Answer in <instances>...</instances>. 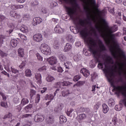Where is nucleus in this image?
I'll return each mask as SVG.
<instances>
[{
  "label": "nucleus",
  "mask_w": 126,
  "mask_h": 126,
  "mask_svg": "<svg viewBox=\"0 0 126 126\" xmlns=\"http://www.w3.org/2000/svg\"><path fill=\"white\" fill-rule=\"evenodd\" d=\"M78 30L80 32L81 36L84 40L87 45H88L90 52L93 53V56L99 62V59H101L104 62V68L102 69L106 75V77L110 82L111 86L113 87L115 91H117L121 93L123 96H126V85L125 86H115L114 83V77H115L114 71H118L120 74H122V70L124 68V65L126 66V54L124 51L121 50L119 46V51L117 52L116 57L111 53V55L116 60L119 58L125 59L124 63H120L116 62L114 65H111L114 63L113 58L109 56L102 55V52L106 50L105 45L102 42L101 40H95L92 37V35H96V30L94 27H92L91 23L86 19H80L78 23Z\"/></svg>",
  "instance_id": "nucleus-1"
},
{
  "label": "nucleus",
  "mask_w": 126,
  "mask_h": 126,
  "mask_svg": "<svg viewBox=\"0 0 126 126\" xmlns=\"http://www.w3.org/2000/svg\"><path fill=\"white\" fill-rule=\"evenodd\" d=\"M101 22L104 25H95V28L100 34L104 39L106 45L109 46V50L114 57H116L117 52L119 51V44L115 39V35L112 34L118 31V26L114 25L113 27H108L107 21L104 19H101Z\"/></svg>",
  "instance_id": "nucleus-2"
},
{
  "label": "nucleus",
  "mask_w": 126,
  "mask_h": 126,
  "mask_svg": "<svg viewBox=\"0 0 126 126\" xmlns=\"http://www.w3.org/2000/svg\"><path fill=\"white\" fill-rule=\"evenodd\" d=\"M65 2H67V1H70L72 6L71 7H68L67 10L68 13L70 16H72L73 14L76 13L77 11V8H79L78 4L76 3V0H62Z\"/></svg>",
  "instance_id": "nucleus-3"
},
{
  "label": "nucleus",
  "mask_w": 126,
  "mask_h": 126,
  "mask_svg": "<svg viewBox=\"0 0 126 126\" xmlns=\"http://www.w3.org/2000/svg\"><path fill=\"white\" fill-rule=\"evenodd\" d=\"M3 119L4 120L9 119V122H10L11 125H13V124H16L17 123V121L15 119V118H12V114L11 113L5 115L4 116Z\"/></svg>",
  "instance_id": "nucleus-4"
},
{
  "label": "nucleus",
  "mask_w": 126,
  "mask_h": 126,
  "mask_svg": "<svg viewBox=\"0 0 126 126\" xmlns=\"http://www.w3.org/2000/svg\"><path fill=\"white\" fill-rule=\"evenodd\" d=\"M45 120V116L42 114H38L35 115L34 118V121L35 123H40Z\"/></svg>",
  "instance_id": "nucleus-5"
},
{
  "label": "nucleus",
  "mask_w": 126,
  "mask_h": 126,
  "mask_svg": "<svg viewBox=\"0 0 126 126\" xmlns=\"http://www.w3.org/2000/svg\"><path fill=\"white\" fill-rule=\"evenodd\" d=\"M70 85V83L68 81H61L60 82L56 83L54 87L55 88H59L61 86H68Z\"/></svg>",
  "instance_id": "nucleus-6"
},
{
  "label": "nucleus",
  "mask_w": 126,
  "mask_h": 126,
  "mask_svg": "<svg viewBox=\"0 0 126 126\" xmlns=\"http://www.w3.org/2000/svg\"><path fill=\"white\" fill-rule=\"evenodd\" d=\"M33 39L34 42L40 43L43 41V35L41 33H37L33 36Z\"/></svg>",
  "instance_id": "nucleus-7"
},
{
  "label": "nucleus",
  "mask_w": 126,
  "mask_h": 126,
  "mask_svg": "<svg viewBox=\"0 0 126 126\" xmlns=\"http://www.w3.org/2000/svg\"><path fill=\"white\" fill-rule=\"evenodd\" d=\"M47 61L51 65H54V64H56L57 63H58V60L57 59V57L55 56H52L47 59Z\"/></svg>",
  "instance_id": "nucleus-8"
},
{
  "label": "nucleus",
  "mask_w": 126,
  "mask_h": 126,
  "mask_svg": "<svg viewBox=\"0 0 126 126\" xmlns=\"http://www.w3.org/2000/svg\"><path fill=\"white\" fill-rule=\"evenodd\" d=\"M28 103H29V100H28V99L26 98H23L21 101L20 106H17V108H19L18 111L20 112V111H21V107H23L24 106H25V105H27Z\"/></svg>",
  "instance_id": "nucleus-9"
},
{
  "label": "nucleus",
  "mask_w": 126,
  "mask_h": 126,
  "mask_svg": "<svg viewBox=\"0 0 126 126\" xmlns=\"http://www.w3.org/2000/svg\"><path fill=\"white\" fill-rule=\"evenodd\" d=\"M54 31L58 34H62L64 32V29L60 27V25H57L54 28Z\"/></svg>",
  "instance_id": "nucleus-10"
},
{
  "label": "nucleus",
  "mask_w": 126,
  "mask_h": 126,
  "mask_svg": "<svg viewBox=\"0 0 126 126\" xmlns=\"http://www.w3.org/2000/svg\"><path fill=\"white\" fill-rule=\"evenodd\" d=\"M43 22V20L40 17H35L33 19L32 24L34 26H36L37 24H40Z\"/></svg>",
  "instance_id": "nucleus-11"
},
{
  "label": "nucleus",
  "mask_w": 126,
  "mask_h": 126,
  "mask_svg": "<svg viewBox=\"0 0 126 126\" xmlns=\"http://www.w3.org/2000/svg\"><path fill=\"white\" fill-rule=\"evenodd\" d=\"M80 73L85 76V77H88L90 75V72L87 69L83 68H82L80 70Z\"/></svg>",
  "instance_id": "nucleus-12"
},
{
  "label": "nucleus",
  "mask_w": 126,
  "mask_h": 126,
  "mask_svg": "<svg viewBox=\"0 0 126 126\" xmlns=\"http://www.w3.org/2000/svg\"><path fill=\"white\" fill-rule=\"evenodd\" d=\"M35 78L36 79L38 84H42V75H41V73H36Z\"/></svg>",
  "instance_id": "nucleus-13"
},
{
  "label": "nucleus",
  "mask_w": 126,
  "mask_h": 126,
  "mask_svg": "<svg viewBox=\"0 0 126 126\" xmlns=\"http://www.w3.org/2000/svg\"><path fill=\"white\" fill-rule=\"evenodd\" d=\"M20 30L23 33H28L29 32V30H28V27L25 25H23L20 28Z\"/></svg>",
  "instance_id": "nucleus-14"
},
{
  "label": "nucleus",
  "mask_w": 126,
  "mask_h": 126,
  "mask_svg": "<svg viewBox=\"0 0 126 126\" xmlns=\"http://www.w3.org/2000/svg\"><path fill=\"white\" fill-rule=\"evenodd\" d=\"M44 99L45 100H50V101L49 102H52L55 99V96L53 94H47L45 96Z\"/></svg>",
  "instance_id": "nucleus-15"
},
{
  "label": "nucleus",
  "mask_w": 126,
  "mask_h": 126,
  "mask_svg": "<svg viewBox=\"0 0 126 126\" xmlns=\"http://www.w3.org/2000/svg\"><path fill=\"white\" fill-rule=\"evenodd\" d=\"M72 48V45L70 44V43H66L65 46L64 47L63 51L64 52H69L70 50H71V48Z\"/></svg>",
  "instance_id": "nucleus-16"
},
{
  "label": "nucleus",
  "mask_w": 126,
  "mask_h": 126,
  "mask_svg": "<svg viewBox=\"0 0 126 126\" xmlns=\"http://www.w3.org/2000/svg\"><path fill=\"white\" fill-rule=\"evenodd\" d=\"M41 53H42V54H43L44 55H46V56H50V55L52 54V51H51V48H50V47H48L45 50L41 52Z\"/></svg>",
  "instance_id": "nucleus-17"
},
{
  "label": "nucleus",
  "mask_w": 126,
  "mask_h": 126,
  "mask_svg": "<svg viewBox=\"0 0 126 126\" xmlns=\"http://www.w3.org/2000/svg\"><path fill=\"white\" fill-rule=\"evenodd\" d=\"M46 122L48 123V124H49V125H52V124H54V117H53L52 116H47L46 117Z\"/></svg>",
  "instance_id": "nucleus-18"
},
{
  "label": "nucleus",
  "mask_w": 126,
  "mask_h": 126,
  "mask_svg": "<svg viewBox=\"0 0 126 126\" xmlns=\"http://www.w3.org/2000/svg\"><path fill=\"white\" fill-rule=\"evenodd\" d=\"M102 112L104 114H107L109 112V107L105 103L102 104Z\"/></svg>",
  "instance_id": "nucleus-19"
},
{
  "label": "nucleus",
  "mask_w": 126,
  "mask_h": 126,
  "mask_svg": "<svg viewBox=\"0 0 126 126\" xmlns=\"http://www.w3.org/2000/svg\"><path fill=\"white\" fill-rule=\"evenodd\" d=\"M49 45L46 43H42L41 44L40 46V50L41 52H43L44 50H46L48 48H49Z\"/></svg>",
  "instance_id": "nucleus-20"
},
{
  "label": "nucleus",
  "mask_w": 126,
  "mask_h": 126,
  "mask_svg": "<svg viewBox=\"0 0 126 126\" xmlns=\"http://www.w3.org/2000/svg\"><path fill=\"white\" fill-rule=\"evenodd\" d=\"M18 44V41L15 39H12L11 40V45L13 47V48H15L17 46Z\"/></svg>",
  "instance_id": "nucleus-21"
},
{
  "label": "nucleus",
  "mask_w": 126,
  "mask_h": 126,
  "mask_svg": "<svg viewBox=\"0 0 126 126\" xmlns=\"http://www.w3.org/2000/svg\"><path fill=\"white\" fill-rule=\"evenodd\" d=\"M18 55L21 58L24 57V49L22 48H20L18 50Z\"/></svg>",
  "instance_id": "nucleus-22"
},
{
  "label": "nucleus",
  "mask_w": 126,
  "mask_h": 126,
  "mask_svg": "<svg viewBox=\"0 0 126 126\" xmlns=\"http://www.w3.org/2000/svg\"><path fill=\"white\" fill-rule=\"evenodd\" d=\"M10 15L12 17H14V18H19L20 17V15L16 13L15 12L11 11L10 12Z\"/></svg>",
  "instance_id": "nucleus-23"
},
{
  "label": "nucleus",
  "mask_w": 126,
  "mask_h": 126,
  "mask_svg": "<svg viewBox=\"0 0 126 126\" xmlns=\"http://www.w3.org/2000/svg\"><path fill=\"white\" fill-rule=\"evenodd\" d=\"M55 79V77L50 75L47 76L46 78V80L47 81V82H53Z\"/></svg>",
  "instance_id": "nucleus-24"
},
{
  "label": "nucleus",
  "mask_w": 126,
  "mask_h": 126,
  "mask_svg": "<svg viewBox=\"0 0 126 126\" xmlns=\"http://www.w3.org/2000/svg\"><path fill=\"white\" fill-rule=\"evenodd\" d=\"M53 47L56 50L60 48V44L59 43V40H56L54 41Z\"/></svg>",
  "instance_id": "nucleus-25"
},
{
  "label": "nucleus",
  "mask_w": 126,
  "mask_h": 126,
  "mask_svg": "<svg viewBox=\"0 0 126 126\" xmlns=\"http://www.w3.org/2000/svg\"><path fill=\"white\" fill-rule=\"evenodd\" d=\"M108 104L109 107H114L115 104V100L113 98H110L108 100Z\"/></svg>",
  "instance_id": "nucleus-26"
},
{
  "label": "nucleus",
  "mask_w": 126,
  "mask_h": 126,
  "mask_svg": "<svg viewBox=\"0 0 126 126\" xmlns=\"http://www.w3.org/2000/svg\"><path fill=\"white\" fill-rule=\"evenodd\" d=\"M58 57L61 62H65V61H66V57L63 54L59 55Z\"/></svg>",
  "instance_id": "nucleus-27"
},
{
  "label": "nucleus",
  "mask_w": 126,
  "mask_h": 126,
  "mask_svg": "<svg viewBox=\"0 0 126 126\" xmlns=\"http://www.w3.org/2000/svg\"><path fill=\"white\" fill-rule=\"evenodd\" d=\"M66 118L65 117L61 115L60 117V124H63V123H66Z\"/></svg>",
  "instance_id": "nucleus-28"
},
{
  "label": "nucleus",
  "mask_w": 126,
  "mask_h": 126,
  "mask_svg": "<svg viewBox=\"0 0 126 126\" xmlns=\"http://www.w3.org/2000/svg\"><path fill=\"white\" fill-rule=\"evenodd\" d=\"M117 118H113L112 120V121L110 122L109 124L111 126H115L116 124H117Z\"/></svg>",
  "instance_id": "nucleus-29"
},
{
  "label": "nucleus",
  "mask_w": 126,
  "mask_h": 126,
  "mask_svg": "<svg viewBox=\"0 0 126 126\" xmlns=\"http://www.w3.org/2000/svg\"><path fill=\"white\" fill-rule=\"evenodd\" d=\"M63 109V104H59L57 108H55L54 110L55 112H60Z\"/></svg>",
  "instance_id": "nucleus-30"
},
{
  "label": "nucleus",
  "mask_w": 126,
  "mask_h": 126,
  "mask_svg": "<svg viewBox=\"0 0 126 126\" xmlns=\"http://www.w3.org/2000/svg\"><path fill=\"white\" fill-rule=\"evenodd\" d=\"M85 84V81H78L76 84L74 85L73 87H75V86H77L78 87H80V86H82V85H84Z\"/></svg>",
  "instance_id": "nucleus-31"
},
{
  "label": "nucleus",
  "mask_w": 126,
  "mask_h": 126,
  "mask_svg": "<svg viewBox=\"0 0 126 126\" xmlns=\"http://www.w3.org/2000/svg\"><path fill=\"white\" fill-rule=\"evenodd\" d=\"M33 105L31 104H29L24 108V110L26 111V113H29L31 109H32Z\"/></svg>",
  "instance_id": "nucleus-32"
},
{
  "label": "nucleus",
  "mask_w": 126,
  "mask_h": 126,
  "mask_svg": "<svg viewBox=\"0 0 126 126\" xmlns=\"http://www.w3.org/2000/svg\"><path fill=\"white\" fill-rule=\"evenodd\" d=\"M23 19L24 20H30L31 19V16L29 14H25L23 16Z\"/></svg>",
  "instance_id": "nucleus-33"
},
{
  "label": "nucleus",
  "mask_w": 126,
  "mask_h": 126,
  "mask_svg": "<svg viewBox=\"0 0 126 126\" xmlns=\"http://www.w3.org/2000/svg\"><path fill=\"white\" fill-rule=\"evenodd\" d=\"M71 62L67 61L65 63H64V66L65 68H67V69H69L70 67H71Z\"/></svg>",
  "instance_id": "nucleus-34"
},
{
  "label": "nucleus",
  "mask_w": 126,
  "mask_h": 126,
  "mask_svg": "<svg viewBox=\"0 0 126 126\" xmlns=\"http://www.w3.org/2000/svg\"><path fill=\"white\" fill-rule=\"evenodd\" d=\"M123 107V104L122 103H120L119 104L115 106V109L116 111H122V108Z\"/></svg>",
  "instance_id": "nucleus-35"
},
{
  "label": "nucleus",
  "mask_w": 126,
  "mask_h": 126,
  "mask_svg": "<svg viewBox=\"0 0 126 126\" xmlns=\"http://www.w3.org/2000/svg\"><path fill=\"white\" fill-rule=\"evenodd\" d=\"M66 40L68 42H73V37L71 34H68L66 36Z\"/></svg>",
  "instance_id": "nucleus-36"
},
{
  "label": "nucleus",
  "mask_w": 126,
  "mask_h": 126,
  "mask_svg": "<svg viewBox=\"0 0 126 126\" xmlns=\"http://www.w3.org/2000/svg\"><path fill=\"white\" fill-rule=\"evenodd\" d=\"M25 75L26 76L28 77H30V76H32V74L31 73V70L29 69H27L25 71Z\"/></svg>",
  "instance_id": "nucleus-37"
},
{
  "label": "nucleus",
  "mask_w": 126,
  "mask_h": 126,
  "mask_svg": "<svg viewBox=\"0 0 126 126\" xmlns=\"http://www.w3.org/2000/svg\"><path fill=\"white\" fill-rule=\"evenodd\" d=\"M33 117V114H26L23 115V118H26L27 119H31Z\"/></svg>",
  "instance_id": "nucleus-38"
},
{
  "label": "nucleus",
  "mask_w": 126,
  "mask_h": 126,
  "mask_svg": "<svg viewBox=\"0 0 126 126\" xmlns=\"http://www.w3.org/2000/svg\"><path fill=\"white\" fill-rule=\"evenodd\" d=\"M36 58L38 61H40V62H42L43 61V57H42V55L39 53L36 54Z\"/></svg>",
  "instance_id": "nucleus-39"
},
{
  "label": "nucleus",
  "mask_w": 126,
  "mask_h": 126,
  "mask_svg": "<svg viewBox=\"0 0 126 126\" xmlns=\"http://www.w3.org/2000/svg\"><path fill=\"white\" fill-rule=\"evenodd\" d=\"M11 71L12 72V73H14L15 74H16V73H18V72H19L18 70L12 67H11Z\"/></svg>",
  "instance_id": "nucleus-40"
},
{
  "label": "nucleus",
  "mask_w": 126,
  "mask_h": 126,
  "mask_svg": "<svg viewBox=\"0 0 126 126\" xmlns=\"http://www.w3.org/2000/svg\"><path fill=\"white\" fill-rule=\"evenodd\" d=\"M81 78V76H80V75H77L74 77L73 80L75 82H76V81H78V80Z\"/></svg>",
  "instance_id": "nucleus-41"
},
{
  "label": "nucleus",
  "mask_w": 126,
  "mask_h": 126,
  "mask_svg": "<svg viewBox=\"0 0 126 126\" xmlns=\"http://www.w3.org/2000/svg\"><path fill=\"white\" fill-rule=\"evenodd\" d=\"M19 36L22 40H25V41L27 40V36L26 35H24V34L19 33Z\"/></svg>",
  "instance_id": "nucleus-42"
},
{
  "label": "nucleus",
  "mask_w": 126,
  "mask_h": 126,
  "mask_svg": "<svg viewBox=\"0 0 126 126\" xmlns=\"http://www.w3.org/2000/svg\"><path fill=\"white\" fill-rule=\"evenodd\" d=\"M0 106L1 107H3V108H8V105H7V103H6L5 102H3V101H2L0 103Z\"/></svg>",
  "instance_id": "nucleus-43"
},
{
  "label": "nucleus",
  "mask_w": 126,
  "mask_h": 126,
  "mask_svg": "<svg viewBox=\"0 0 126 126\" xmlns=\"http://www.w3.org/2000/svg\"><path fill=\"white\" fill-rule=\"evenodd\" d=\"M87 117L86 114H81L79 116V119L80 120H85V119Z\"/></svg>",
  "instance_id": "nucleus-44"
},
{
  "label": "nucleus",
  "mask_w": 126,
  "mask_h": 126,
  "mask_svg": "<svg viewBox=\"0 0 126 126\" xmlns=\"http://www.w3.org/2000/svg\"><path fill=\"white\" fill-rule=\"evenodd\" d=\"M73 111H74V110L72 109H70L69 110H68L66 113L67 116H68V117H72V114H71V113H72V112H73Z\"/></svg>",
  "instance_id": "nucleus-45"
},
{
  "label": "nucleus",
  "mask_w": 126,
  "mask_h": 126,
  "mask_svg": "<svg viewBox=\"0 0 126 126\" xmlns=\"http://www.w3.org/2000/svg\"><path fill=\"white\" fill-rule=\"evenodd\" d=\"M47 69V66H43L42 67L38 68V71L42 72V71H45Z\"/></svg>",
  "instance_id": "nucleus-46"
},
{
  "label": "nucleus",
  "mask_w": 126,
  "mask_h": 126,
  "mask_svg": "<svg viewBox=\"0 0 126 126\" xmlns=\"http://www.w3.org/2000/svg\"><path fill=\"white\" fill-rule=\"evenodd\" d=\"M99 87L96 86V85H94L92 86V92L94 93V92H95V91H96V90H97V89H98Z\"/></svg>",
  "instance_id": "nucleus-47"
},
{
  "label": "nucleus",
  "mask_w": 126,
  "mask_h": 126,
  "mask_svg": "<svg viewBox=\"0 0 126 126\" xmlns=\"http://www.w3.org/2000/svg\"><path fill=\"white\" fill-rule=\"evenodd\" d=\"M0 56L2 57V58H5L6 56H7V54L3 52V51L0 50Z\"/></svg>",
  "instance_id": "nucleus-48"
},
{
  "label": "nucleus",
  "mask_w": 126,
  "mask_h": 126,
  "mask_svg": "<svg viewBox=\"0 0 126 126\" xmlns=\"http://www.w3.org/2000/svg\"><path fill=\"white\" fill-rule=\"evenodd\" d=\"M68 94H69V92H68V91H65L62 92V95L63 97H65V96H67Z\"/></svg>",
  "instance_id": "nucleus-49"
},
{
  "label": "nucleus",
  "mask_w": 126,
  "mask_h": 126,
  "mask_svg": "<svg viewBox=\"0 0 126 126\" xmlns=\"http://www.w3.org/2000/svg\"><path fill=\"white\" fill-rule=\"evenodd\" d=\"M30 94L31 97H33V96H34V95L36 94V91H35L33 89H31Z\"/></svg>",
  "instance_id": "nucleus-50"
},
{
  "label": "nucleus",
  "mask_w": 126,
  "mask_h": 126,
  "mask_svg": "<svg viewBox=\"0 0 126 126\" xmlns=\"http://www.w3.org/2000/svg\"><path fill=\"white\" fill-rule=\"evenodd\" d=\"M40 102V94H38L35 98V103L37 104Z\"/></svg>",
  "instance_id": "nucleus-51"
},
{
  "label": "nucleus",
  "mask_w": 126,
  "mask_h": 126,
  "mask_svg": "<svg viewBox=\"0 0 126 126\" xmlns=\"http://www.w3.org/2000/svg\"><path fill=\"white\" fill-rule=\"evenodd\" d=\"M4 69L8 72H11V69H10V68H9V65L5 66H4Z\"/></svg>",
  "instance_id": "nucleus-52"
},
{
  "label": "nucleus",
  "mask_w": 126,
  "mask_h": 126,
  "mask_svg": "<svg viewBox=\"0 0 126 126\" xmlns=\"http://www.w3.org/2000/svg\"><path fill=\"white\" fill-rule=\"evenodd\" d=\"M90 3L92 6H95L96 5V2L94 0H90Z\"/></svg>",
  "instance_id": "nucleus-53"
},
{
  "label": "nucleus",
  "mask_w": 126,
  "mask_h": 126,
  "mask_svg": "<svg viewBox=\"0 0 126 126\" xmlns=\"http://www.w3.org/2000/svg\"><path fill=\"white\" fill-rule=\"evenodd\" d=\"M13 102L15 103H18V102H19V98H18L17 96L15 97L13 99Z\"/></svg>",
  "instance_id": "nucleus-54"
},
{
  "label": "nucleus",
  "mask_w": 126,
  "mask_h": 126,
  "mask_svg": "<svg viewBox=\"0 0 126 126\" xmlns=\"http://www.w3.org/2000/svg\"><path fill=\"white\" fill-rule=\"evenodd\" d=\"M0 94L2 97L3 100H6V96H5V95H4V94H3V93L0 92Z\"/></svg>",
  "instance_id": "nucleus-55"
},
{
  "label": "nucleus",
  "mask_w": 126,
  "mask_h": 126,
  "mask_svg": "<svg viewBox=\"0 0 126 126\" xmlns=\"http://www.w3.org/2000/svg\"><path fill=\"white\" fill-rule=\"evenodd\" d=\"M4 39V36L3 35H0V44H2V43H3Z\"/></svg>",
  "instance_id": "nucleus-56"
},
{
  "label": "nucleus",
  "mask_w": 126,
  "mask_h": 126,
  "mask_svg": "<svg viewBox=\"0 0 126 126\" xmlns=\"http://www.w3.org/2000/svg\"><path fill=\"white\" fill-rule=\"evenodd\" d=\"M25 62H23L19 65L20 68L22 69L25 66Z\"/></svg>",
  "instance_id": "nucleus-57"
},
{
  "label": "nucleus",
  "mask_w": 126,
  "mask_h": 126,
  "mask_svg": "<svg viewBox=\"0 0 126 126\" xmlns=\"http://www.w3.org/2000/svg\"><path fill=\"white\" fill-rule=\"evenodd\" d=\"M57 70L58 72H63V69L61 66L58 67Z\"/></svg>",
  "instance_id": "nucleus-58"
},
{
  "label": "nucleus",
  "mask_w": 126,
  "mask_h": 126,
  "mask_svg": "<svg viewBox=\"0 0 126 126\" xmlns=\"http://www.w3.org/2000/svg\"><path fill=\"white\" fill-rule=\"evenodd\" d=\"M97 67H98L99 69H103V64L100 63H98Z\"/></svg>",
  "instance_id": "nucleus-59"
},
{
  "label": "nucleus",
  "mask_w": 126,
  "mask_h": 126,
  "mask_svg": "<svg viewBox=\"0 0 126 126\" xmlns=\"http://www.w3.org/2000/svg\"><path fill=\"white\" fill-rule=\"evenodd\" d=\"M11 8L14 9V10H16L17 9V5H12L11 6Z\"/></svg>",
  "instance_id": "nucleus-60"
},
{
  "label": "nucleus",
  "mask_w": 126,
  "mask_h": 126,
  "mask_svg": "<svg viewBox=\"0 0 126 126\" xmlns=\"http://www.w3.org/2000/svg\"><path fill=\"white\" fill-rule=\"evenodd\" d=\"M17 9H21L22 8H23L24 7V6L23 5L19 4L17 5Z\"/></svg>",
  "instance_id": "nucleus-61"
},
{
  "label": "nucleus",
  "mask_w": 126,
  "mask_h": 126,
  "mask_svg": "<svg viewBox=\"0 0 126 126\" xmlns=\"http://www.w3.org/2000/svg\"><path fill=\"white\" fill-rule=\"evenodd\" d=\"M52 21H53L54 23H58L59 22V19L56 18H52Z\"/></svg>",
  "instance_id": "nucleus-62"
},
{
  "label": "nucleus",
  "mask_w": 126,
  "mask_h": 126,
  "mask_svg": "<svg viewBox=\"0 0 126 126\" xmlns=\"http://www.w3.org/2000/svg\"><path fill=\"white\" fill-rule=\"evenodd\" d=\"M47 91V88L46 87H44L42 89V90L40 91L41 93H45Z\"/></svg>",
  "instance_id": "nucleus-63"
},
{
  "label": "nucleus",
  "mask_w": 126,
  "mask_h": 126,
  "mask_svg": "<svg viewBox=\"0 0 126 126\" xmlns=\"http://www.w3.org/2000/svg\"><path fill=\"white\" fill-rule=\"evenodd\" d=\"M1 73H2L4 75H7L8 77H9V74L7 72L5 71H3L1 72Z\"/></svg>",
  "instance_id": "nucleus-64"
}]
</instances>
